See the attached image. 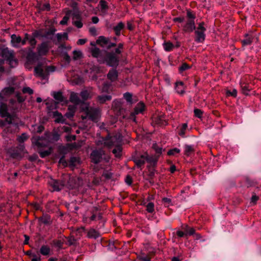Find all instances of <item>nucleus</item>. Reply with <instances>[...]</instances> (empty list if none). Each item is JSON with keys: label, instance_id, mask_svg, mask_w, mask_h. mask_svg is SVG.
Returning <instances> with one entry per match:
<instances>
[{"label": "nucleus", "instance_id": "obj_1", "mask_svg": "<svg viewBox=\"0 0 261 261\" xmlns=\"http://www.w3.org/2000/svg\"><path fill=\"white\" fill-rule=\"evenodd\" d=\"M14 92L13 87H9L4 88L0 92V116L6 118L5 120H0V127L4 130L2 133L4 139L10 138L8 137L9 134L12 135L16 129L18 128L17 123L15 122V116L11 115L8 112V108L6 105L3 102L7 100L8 96L13 94Z\"/></svg>", "mask_w": 261, "mask_h": 261}, {"label": "nucleus", "instance_id": "obj_2", "mask_svg": "<svg viewBox=\"0 0 261 261\" xmlns=\"http://www.w3.org/2000/svg\"><path fill=\"white\" fill-rule=\"evenodd\" d=\"M69 99L76 106L81 104V111L84 113V115H82L81 116L83 120L88 118L93 121H97L100 116L99 108L90 107L88 103L82 102L78 94L73 92H71Z\"/></svg>", "mask_w": 261, "mask_h": 261}, {"label": "nucleus", "instance_id": "obj_3", "mask_svg": "<svg viewBox=\"0 0 261 261\" xmlns=\"http://www.w3.org/2000/svg\"><path fill=\"white\" fill-rule=\"evenodd\" d=\"M59 138L60 136L56 132H46L43 138L38 137L35 139L33 141V143L38 148H41L47 146L49 143L57 141Z\"/></svg>", "mask_w": 261, "mask_h": 261}, {"label": "nucleus", "instance_id": "obj_4", "mask_svg": "<svg viewBox=\"0 0 261 261\" xmlns=\"http://www.w3.org/2000/svg\"><path fill=\"white\" fill-rule=\"evenodd\" d=\"M117 140L115 137H111L103 140V144L109 148L115 146L116 147L113 150L112 152L116 157L119 158L121 155L122 148L118 144Z\"/></svg>", "mask_w": 261, "mask_h": 261}, {"label": "nucleus", "instance_id": "obj_5", "mask_svg": "<svg viewBox=\"0 0 261 261\" xmlns=\"http://www.w3.org/2000/svg\"><path fill=\"white\" fill-rule=\"evenodd\" d=\"M2 56L9 62L11 67H15L17 65V60L14 57V53L13 50L8 48H4L2 51Z\"/></svg>", "mask_w": 261, "mask_h": 261}, {"label": "nucleus", "instance_id": "obj_6", "mask_svg": "<svg viewBox=\"0 0 261 261\" xmlns=\"http://www.w3.org/2000/svg\"><path fill=\"white\" fill-rule=\"evenodd\" d=\"M56 67L54 66H46L44 70L41 65H38L34 69L35 74L40 77L45 79L49 72L55 71Z\"/></svg>", "mask_w": 261, "mask_h": 261}, {"label": "nucleus", "instance_id": "obj_7", "mask_svg": "<svg viewBox=\"0 0 261 261\" xmlns=\"http://www.w3.org/2000/svg\"><path fill=\"white\" fill-rule=\"evenodd\" d=\"M8 152L10 156L16 159H20L22 158L26 153V150L23 144H19L16 148H11L9 150Z\"/></svg>", "mask_w": 261, "mask_h": 261}, {"label": "nucleus", "instance_id": "obj_8", "mask_svg": "<svg viewBox=\"0 0 261 261\" xmlns=\"http://www.w3.org/2000/svg\"><path fill=\"white\" fill-rule=\"evenodd\" d=\"M56 29L54 28H51L48 31H46L45 29H41L35 31L33 33L32 36H33L34 37L40 39L44 38H48L49 36L54 35Z\"/></svg>", "mask_w": 261, "mask_h": 261}, {"label": "nucleus", "instance_id": "obj_9", "mask_svg": "<svg viewBox=\"0 0 261 261\" xmlns=\"http://www.w3.org/2000/svg\"><path fill=\"white\" fill-rule=\"evenodd\" d=\"M204 22L199 23L198 27L195 30V41L197 42H203L205 40V32L206 31V29L204 28Z\"/></svg>", "mask_w": 261, "mask_h": 261}, {"label": "nucleus", "instance_id": "obj_10", "mask_svg": "<svg viewBox=\"0 0 261 261\" xmlns=\"http://www.w3.org/2000/svg\"><path fill=\"white\" fill-rule=\"evenodd\" d=\"M145 109V105L143 102H139L134 108V111L131 112L129 119L136 122V116L142 114Z\"/></svg>", "mask_w": 261, "mask_h": 261}, {"label": "nucleus", "instance_id": "obj_11", "mask_svg": "<svg viewBox=\"0 0 261 261\" xmlns=\"http://www.w3.org/2000/svg\"><path fill=\"white\" fill-rule=\"evenodd\" d=\"M103 60L104 63L106 62L109 66H116L119 62L118 58L113 53H107L105 59Z\"/></svg>", "mask_w": 261, "mask_h": 261}, {"label": "nucleus", "instance_id": "obj_12", "mask_svg": "<svg viewBox=\"0 0 261 261\" xmlns=\"http://www.w3.org/2000/svg\"><path fill=\"white\" fill-rule=\"evenodd\" d=\"M104 154V151L101 149L93 150L90 154L92 162L95 164L98 163L101 161Z\"/></svg>", "mask_w": 261, "mask_h": 261}, {"label": "nucleus", "instance_id": "obj_13", "mask_svg": "<svg viewBox=\"0 0 261 261\" xmlns=\"http://www.w3.org/2000/svg\"><path fill=\"white\" fill-rule=\"evenodd\" d=\"M37 53L39 56L46 55L49 50V47L47 42H43L38 45L37 48Z\"/></svg>", "mask_w": 261, "mask_h": 261}, {"label": "nucleus", "instance_id": "obj_14", "mask_svg": "<svg viewBox=\"0 0 261 261\" xmlns=\"http://www.w3.org/2000/svg\"><path fill=\"white\" fill-rule=\"evenodd\" d=\"M148 161H149V158L147 153H144L143 154L136 158L134 160L136 165L139 168H141L144 165L146 162Z\"/></svg>", "mask_w": 261, "mask_h": 261}, {"label": "nucleus", "instance_id": "obj_15", "mask_svg": "<svg viewBox=\"0 0 261 261\" xmlns=\"http://www.w3.org/2000/svg\"><path fill=\"white\" fill-rule=\"evenodd\" d=\"M195 29L194 20L189 19L183 26V31L186 33H191Z\"/></svg>", "mask_w": 261, "mask_h": 261}, {"label": "nucleus", "instance_id": "obj_16", "mask_svg": "<svg viewBox=\"0 0 261 261\" xmlns=\"http://www.w3.org/2000/svg\"><path fill=\"white\" fill-rule=\"evenodd\" d=\"M98 6L99 7V11L102 15L104 16L108 13L109 7L106 1L100 0Z\"/></svg>", "mask_w": 261, "mask_h": 261}, {"label": "nucleus", "instance_id": "obj_17", "mask_svg": "<svg viewBox=\"0 0 261 261\" xmlns=\"http://www.w3.org/2000/svg\"><path fill=\"white\" fill-rule=\"evenodd\" d=\"M91 54L93 57L96 58L99 63H104V61L101 58L102 55L101 51L97 47H94L91 49Z\"/></svg>", "mask_w": 261, "mask_h": 261}, {"label": "nucleus", "instance_id": "obj_18", "mask_svg": "<svg viewBox=\"0 0 261 261\" xmlns=\"http://www.w3.org/2000/svg\"><path fill=\"white\" fill-rule=\"evenodd\" d=\"M48 182L50 186L53 187L54 191H60L63 187L62 183L55 179H50Z\"/></svg>", "mask_w": 261, "mask_h": 261}, {"label": "nucleus", "instance_id": "obj_19", "mask_svg": "<svg viewBox=\"0 0 261 261\" xmlns=\"http://www.w3.org/2000/svg\"><path fill=\"white\" fill-rule=\"evenodd\" d=\"M11 43L13 47L18 48L20 47V43L21 42V38L15 34H12L11 36Z\"/></svg>", "mask_w": 261, "mask_h": 261}, {"label": "nucleus", "instance_id": "obj_20", "mask_svg": "<svg viewBox=\"0 0 261 261\" xmlns=\"http://www.w3.org/2000/svg\"><path fill=\"white\" fill-rule=\"evenodd\" d=\"M185 86L182 82H177L175 83V89L176 92L179 94H183L185 93Z\"/></svg>", "mask_w": 261, "mask_h": 261}, {"label": "nucleus", "instance_id": "obj_21", "mask_svg": "<svg viewBox=\"0 0 261 261\" xmlns=\"http://www.w3.org/2000/svg\"><path fill=\"white\" fill-rule=\"evenodd\" d=\"M76 109V106L75 105H69L68 108V111L65 114L66 117L69 119L72 118L74 115Z\"/></svg>", "mask_w": 261, "mask_h": 261}, {"label": "nucleus", "instance_id": "obj_22", "mask_svg": "<svg viewBox=\"0 0 261 261\" xmlns=\"http://www.w3.org/2000/svg\"><path fill=\"white\" fill-rule=\"evenodd\" d=\"M112 107L115 112H116L117 115H119L121 113V111L123 110L121 109V104L118 100H114L113 102Z\"/></svg>", "mask_w": 261, "mask_h": 261}, {"label": "nucleus", "instance_id": "obj_23", "mask_svg": "<svg viewBox=\"0 0 261 261\" xmlns=\"http://www.w3.org/2000/svg\"><path fill=\"white\" fill-rule=\"evenodd\" d=\"M51 95L56 100L58 101V102L66 101V100L63 96L62 93L61 92H53Z\"/></svg>", "mask_w": 261, "mask_h": 261}, {"label": "nucleus", "instance_id": "obj_24", "mask_svg": "<svg viewBox=\"0 0 261 261\" xmlns=\"http://www.w3.org/2000/svg\"><path fill=\"white\" fill-rule=\"evenodd\" d=\"M107 77L112 82L116 81L118 77V73L115 69H111L108 73Z\"/></svg>", "mask_w": 261, "mask_h": 261}, {"label": "nucleus", "instance_id": "obj_25", "mask_svg": "<svg viewBox=\"0 0 261 261\" xmlns=\"http://www.w3.org/2000/svg\"><path fill=\"white\" fill-rule=\"evenodd\" d=\"M37 59V55L35 53L30 51L27 56V62L30 63H33Z\"/></svg>", "mask_w": 261, "mask_h": 261}, {"label": "nucleus", "instance_id": "obj_26", "mask_svg": "<svg viewBox=\"0 0 261 261\" xmlns=\"http://www.w3.org/2000/svg\"><path fill=\"white\" fill-rule=\"evenodd\" d=\"M245 38L242 40V43L243 46L250 45L252 42L253 37L252 35L246 34Z\"/></svg>", "mask_w": 261, "mask_h": 261}, {"label": "nucleus", "instance_id": "obj_27", "mask_svg": "<svg viewBox=\"0 0 261 261\" xmlns=\"http://www.w3.org/2000/svg\"><path fill=\"white\" fill-rule=\"evenodd\" d=\"M112 99V96L110 95H99L97 97V100L100 103H103L107 101H110Z\"/></svg>", "mask_w": 261, "mask_h": 261}, {"label": "nucleus", "instance_id": "obj_28", "mask_svg": "<svg viewBox=\"0 0 261 261\" xmlns=\"http://www.w3.org/2000/svg\"><path fill=\"white\" fill-rule=\"evenodd\" d=\"M87 235L90 238L96 239L99 237V233L94 229H90Z\"/></svg>", "mask_w": 261, "mask_h": 261}, {"label": "nucleus", "instance_id": "obj_29", "mask_svg": "<svg viewBox=\"0 0 261 261\" xmlns=\"http://www.w3.org/2000/svg\"><path fill=\"white\" fill-rule=\"evenodd\" d=\"M123 97L126 100L127 102L129 104H133V103L136 101V100H133V95L132 93L129 92H125V93H124Z\"/></svg>", "mask_w": 261, "mask_h": 261}, {"label": "nucleus", "instance_id": "obj_30", "mask_svg": "<svg viewBox=\"0 0 261 261\" xmlns=\"http://www.w3.org/2000/svg\"><path fill=\"white\" fill-rule=\"evenodd\" d=\"M124 24L122 22H119L117 25L114 27V30L117 36L120 35L121 31L124 28Z\"/></svg>", "mask_w": 261, "mask_h": 261}, {"label": "nucleus", "instance_id": "obj_31", "mask_svg": "<svg viewBox=\"0 0 261 261\" xmlns=\"http://www.w3.org/2000/svg\"><path fill=\"white\" fill-rule=\"evenodd\" d=\"M164 49L166 51H170L174 48V45L170 41L165 42L163 44Z\"/></svg>", "mask_w": 261, "mask_h": 261}, {"label": "nucleus", "instance_id": "obj_32", "mask_svg": "<svg viewBox=\"0 0 261 261\" xmlns=\"http://www.w3.org/2000/svg\"><path fill=\"white\" fill-rule=\"evenodd\" d=\"M90 93V91L87 90H84L81 92L80 96H81L83 100H86L88 98L91 97Z\"/></svg>", "mask_w": 261, "mask_h": 261}, {"label": "nucleus", "instance_id": "obj_33", "mask_svg": "<svg viewBox=\"0 0 261 261\" xmlns=\"http://www.w3.org/2000/svg\"><path fill=\"white\" fill-rule=\"evenodd\" d=\"M50 251V248L46 245H43L41 246L40 252L41 254L43 255H49Z\"/></svg>", "mask_w": 261, "mask_h": 261}, {"label": "nucleus", "instance_id": "obj_34", "mask_svg": "<svg viewBox=\"0 0 261 261\" xmlns=\"http://www.w3.org/2000/svg\"><path fill=\"white\" fill-rule=\"evenodd\" d=\"M185 154L187 155H190L194 152L193 147L191 145H186L184 146Z\"/></svg>", "mask_w": 261, "mask_h": 261}, {"label": "nucleus", "instance_id": "obj_35", "mask_svg": "<svg viewBox=\"0 0 261 261\" xmlns=\"http://www.w3.org/2000/svg\"><path fill=\"white\" fill-rule=\"evenodd\" d=\"M187 127H188L187 123H183L179 129L178 135L180 136L184 137L185 136V135L186 133V130H187Z\"/></svg>", "mask_w": 261, "mask_h": 261}, {"label": "nucleus", "instance_id": "obj_36", "mask_svg": "<svg viewBox=\"0 0 261 261\" xmlns=\"http://www.w3.org/2000/svg\"><path fill=\"white\" fill-rule=\"evenodd\" d=\"M83 57V53L81 50H75L73 51V59L76 60L82 58Z\"/></svg>", "mask_w": 261, "mask_h": 261}, {"label": "nucleus", "instance_id": "obj_37", "mask_svg": "<svg viewBox=\"0 0 261 261\" xmlns=\"http://www.w3.org/2000/svg\"><path fill=\"white\" fill-rule=\"evenodd\" d=\"M29 138L28 135L26 133H23L20 136H19L17 140L20 143H22L26 141Z\"/></svg>", "mask_w": 261, "mask_h": 261}, {"label": "nucleus", "instance_id": "obj_38", "mask_svg": "<svg viewBox=\"0 0 261 261\" xmlns=\"http://www.w3.org/2000/svg\"><path fill=\"white\" fill-rule=\"evenodd\" d=\"M146 211L149 213H152L154 211V204L153 202L148 203L146 206Z\"/></svg>", "mask_w": 261, "mask_h": 261}, {"label": "nucleus", "instance_id": "obj_39", "mask_svg": "<svg viewBox=\"0 0 261 261\" xmlns=\"http://www.w3.org/2000/svg\"><path fill=\"white\" fill-rule=\"evenodd\" d=\"M51 152V148H49L48 149L44 151H40L39 154L41 158H44L46 156L49 155Z\"/></svg>", "mask_w": 261, "mask_h": 261}, {"label": "nucleus", "instance_id": "obj_40", "mask_svg": "<svg viewBox=\"0 0 261 261\" xmlns=\"http://www.w3.org/2000/svg\"><path fill=\"white\" fill-rule=\"evenodd\" d=\"M102 218L101 214L98 213V214H93L91 217L90 218V221H96L98 220H100Z\"/></svg>", "mask_w": 261, "mask_h": 261}, {"label": "nucleus", "instance_id": "obj_41", "mask_svg": "<svg viewBox=\"0 0 261 261\" xmlns=\"http://www.w3.org/2000/svg\"><path fill=\"white\" fill-rule=\"evenodd\" d=\"M180 152V149L177 148L170 149L168 151V154L169 155H174Z\"/></svg>", "mask_w": 261, "mask_h": 261}, {"label": "nucleus", "instance_id": "obj_42", "mask_svg": "<svg viewBox=\"0 0 261 261\" xmlns=\"http://www.w3.org/2000/svg\"><path fill=\"white\" fill-rule=\"evenodd\" d=\"M57 37L58 40L62 39L67 40L68 39V34L66 33H58L57 35Z\"/></svg>", "mask_w": 261, "mask_h": 261}, {"label": "nucleus", "instance_id": "obj_43", "mask_svg": "<svg viewBox=\"0 0 261 261\" xmlns=\"http://www.w3.org/2000/svg\"><path fill=\"white\" fill-rule=\"evenodd\" d=\"M185 230L187 234H189V235H192L195 232V229L192 227H189L188 226H186Z\"/></svg>", "mask_w": 261, "mask_h": 261}, {"label": "nucleus", "instance_id": "obj_44", "mask_svg": "<svg viewBox=\"0 0 261 261\" xmlns=\"http://www.w3.org/2000/svg\"><path fill=\"white\" fill-rule=\"evenodd\" d=\"M194 115L197 118H200L202 117L203 112L198 109H195L194 110Z\"/></svg>", "mask_w": 261, "mask_h": 261}, {"label": "nucleus", "instance_id": "obj_45", "mask_svg": "<svg viewBox=\"0 0 261 261\" xmlns=\"http://www.w3.org/2000/svg\"><path fill=\"white\" fill-rule=\"evenodd\" d=\"M242 91L244 94L248 95L249 89L247 85H244L241 86Z\"/></svg>", "mask_w": 261, "mask_h": 261}, {"label": "nucleus", "instance_id": "obj_46", "mask_svg": "<svg viewBox=\"0 0 261 261\" xmlns=\"http://www.w3.org/2000/svg\"><path fill=\"white\" fill-rule=\"evenodd\" d=\"M69 19V16L68 14H66L65 16H64L62 20L60 21V23L62 25L66 24L68 20Z\"/></svg>", "mask_w": 261, "mask_h": 261}, {"label": "nucleus", "instance_id": "obj_47", "mask_svg": "<svg viewBox=\"0 0 261 261\" xmlns=\"http://www.w3.org/2000/svg\"><path fill=\"white\" fill-rule=\"evenodd\" d=\"M36 37H34L33 36L31 37L29 40V43L30 44V45L32 46L33 48H34L36 44V43H37V41L35 39Z\"/></svg>", "mask_w": 261, "mask_h": 261}, {"label": "nucleus", "instance_id": "obj_48", "mask_svg": "<svg viewBox=\"0 0 261 261\" xmlns=\"http://www.w3.org/2000/svg\"><path fill=\"white\" fill-rule=\"evenodd\" d=\"M190 68V66L186 63H184L181 65V66L179 67V70L180 72H182L186 70L187 69H189Z\"/></svg>", "mask_w": 261, "mask_h": 261}, {"label": "nucleus", "instance_id": "obj_49", "mask_svg": "<svg viewBox=\"0 0 261 261\" xmlns=\"http://www.w3.org/2000/svg\"><path fill=\"white\" fill-rule=\"evenodd\" d=\"M22 92L23 93H29V94H32L33 93V90L30 87L23 88Z\"/></svg>", "mask_w": 261, "mask_h": 261}, {"label": "nucleus", "instance_id": "obj_50", "mask_svg": "<svg viewBox=\"0 0 261 261\" xmlns=\"http://www.w3.org/2000/svg\"><path fill=\"white\" fill-rule=\"evenodd\" d=\"M227 95L228 96H232L233 97H236L237 95V91L236 89H233L231 91H227Z\"/></svg>", "mask_w": 261, "mask_h": 261}, {"label": "nucleus", "instance_id": "obj_51", "mask_svg": "<svg viewBox=\"0 0 261 261\" xmlns=\"http://www.w3.org/2000/svg\"><path fill=\"white\" fill-rule=\"evenodd\" d=\"M162 201L166 206H169L171 202V200L170 198L164 197L163 198Z\"/></svg>", "mask_w": 261, "mask_h": 261}, {"label": "nucleus", "instance_id": "obj_52", "mask_svg": "<svg viewBox=\"0 0 261 261\" xmlns=\"http://www.w3.org/2000/svg\"><path fill=\"white\" fill-rule=\"evenodd\" d=\"M73 23L77 28H81L83 27V23L81 19L73 21Z\"/></svg>", "mask_w": 261, "mask_h": 261}, {"label": "nucleus", "instance_id": "obj_53", "mask_svg": "<svg viewBox=\"0 0 261 261\" xmlns=\"http://www.w3.org/2000/svg\"><path fill=\"white\" fill-rule=\"evenodd\" d=\"M110 88V85L107 83H105L102 88L101 91L103 92H107Z\"/></svg>", "mask_w": 261, "mask_h": 261}, {"label": "nucleus", "instance_id": "obj_54", "mask_svg": "<svg viewBox=\"0 0 261 261\" xmlns=\"http://www.w3.org/2000/svg\"><path fill=\"white\" fill-rule=\"evenodd\" d=\"M16 96L19 103L22 102L25 99V98L22 96L20 93H17Z\"/></svg>", "mask_w": 261, "mask_h": 261}, {"label": "nucleus", "instance_id": "obj_55", "mask_svg": "<svg viewBox=\"0 0 261 261\" xmlns=\"http://www.w3.org/2000/svg\"><path fill=\"white\" fill-rule=\"evenodd\" d=\"M98 40L105 44L108 43V39L103 36L99 37Z\"/></svg>", "mask_w": 261, "mask_h": 261}, {"label": "nucleus", "instance_id": "obj_56", "mask_svg": "<svg viewBox=\"0 0 261 261\" xmlns=\"http://www.w3.org/2000/svg\"><path fill=\"white\" fill-rule=\"evenodd\" d=\"M187 14V16L189 18V19H192V20H194L195 17L194 14H193L192 12H191L190 11H188Z\"/></svg>", "mask_w": 261, "mask_h": 261}, {"label": "nucleus", "instance_id": "obj_57", "mask_svg": "<svg viewBox=\"0 0 261 261\" xmlns=\"http://www.w3.org/2000/svg\"><path fill=\"white\" fill-rule=\"evenodd\" d=\"M89 32L90 33H91V34H92V35H96L97 34V31H96V29L95 27H91L90 29H89Z\"/></svg>", "mask_w": 261, "mask_h": 261}, {"label": "nucleus", "instance_id": "obj_58", "mask_svg": "<svg viewBox=\"0 0 261 261\" xmlns=\"http://www.w3.org/2000/svg\"><path fill=\"white\" fill-rule=\"evenodd\" d=\"M42 10H50V5L48 3L44 4L42 5V7L41 8Z\"/></svg>", "mask_w": 261, "mask_h": 261}, {"label": "nucleus", "instance_id": "obj_59", "mask_svg": "<svg viewBox=\"0 0 261 261\" xmlns=\"http://www.w3.org/2000/svg\"><path fill=\"white\" fill-rule=\"evenodd\" d=\"M64 60L68 63H70L71 61L70 57L67 54H65L64 55Z\"/></svg>", "mask_w": 261, "mask_h": 261}, {"label": "nucleus", "instance_id": "obj_60", "mask_svg": "<svg viewBox=\"0 0 261 261\" xmlns=\"http://www.w3.org/2000/svg\"><path fill=\"white\" fill-rule=\"evenodd\" d=\"M87 42L86 39H80L77 41V45H83Z\"/></svg>", "mask_w": 261, "mask_h": 261}, {"label": "nucleus", "instance_id": "obj_61", "mask_svg": "<svg viewBox=\"0 0 261 261\" xmlns=\"http://www.w3.org/2000/svg\"><path fill=\"white\" fill-rule=\"evenodd\" d=\"M73 80L75 81L74 83H75V84H77H77H80L82 83L83 82V79L81 78V77H78L77 79H76L75 78Z\"/></svg>", "mask_w": 261, "mask_h": 261}, {"label": "nucleus", "instance_id": "obj_62", "mask_svg": "<svg viewBox=\"0 0 261 261\" xmlns=\"http://www.w3.org/2000/svg\"><path fill=\"white\" fill-rule=\"evenodd\" d=\"M35 126L37 127L36 132L37 133H41L44 129V126H42V125H38V126Z\"/></svg>", "mask_w": 261, "mask_h": 261}, {"label": "nucleus", "instance_id": "obj_63", "mask_svg": "<svg viewBox=\"0 0 261 261\" xmlns=\"http://www.w3.org/2000/svg\"><path fill=\"white\" fill-rule=\"evenodd\" d=\"M258 199V196H257L256 195H253L251 199V202L254 204L256 203V202L257 201Z\"/></svg>", "mask_w": 261, "mask_h": 261}, {"label": "nucleus", "instance_id": "obj_64", "mask_svg": "<svg viewBox=\"0 0 261 261\" xmlns=\"http://www.w3.org/2000/svg\"><path fill=\"white\" fill-rule=\"evenodd\" d=\"M41 258L40 257H38L36 255H33V257L32 258L31 261H40Z\"/></svg>", "mask_w": 261, "mask_h": 261}]
</instances>
